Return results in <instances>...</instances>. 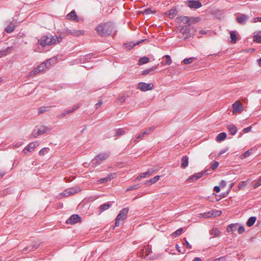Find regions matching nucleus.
<instances>
[{
  "label": "nucleus",
  "mask_w": 261,
  "mask_h": 261,
  "mask_svg": "<svg viewBox=\"0 0 261 261\" xmlns=\"http://www.w3.org/2000/svg\"><path fill=\"white\" fill-rule=\"evenodd\" d=\"M114 29L113 23L110 22L101 23L96 28L98 34L102 37L110 36L113 33Z\"/></svg>",
  "instance_id": "1"
},
{
  "label": "nucleus",
  "mask_w": 261,
  "mask_h": 261,
  "mask_svg": "<svg viewBox=\"0 0 261 261\" xmlns=\"http://www.w3.org/2000/svg\"><path fill=\"white\" fill-rule=\"evenodd\" d=\"M62 40V38L57 36H43L38 40V43L42 46H46L51 45L59 43Z\"/></svg>",
  "instance_id": "2"
},
{
  "label": "nucleus",
  "mask_w": 261,
  "mask_h": 261,
  "mask_svg": "<svg viewBox=\"0 0 261 261\" xmlns=\"http://www.w3.org/2000/svg\"><path fill=\"white\" fill-rule=\"evenodd\" d=\"M110 155L109 152H102L96 156L91 162L90 164L93 167H96L100 165L105 161Z\"/></svg>",
  "instance_id": "3"
},
{
  "label": "nucleus",
  "mask_w": 261,
  "mask_h": 261,
  "mask_svg": "<svg viewBox=\"0 0 261 261\" xmlns=\"http://www.w3.org/2000/svg\"><path fill=\"white\" fill-rule=\"evenodd\" d=\"M128 211V208L125 207L120 212L115 219V226H118L120 224V221L126 218Z\"/></svg>",
  "instance_id": "4"
},
{
  "label": "nucleus",
  "mask_w": 261,
  "mask_h": 261,
  "mask_svg": "<svg viewBox=\"0 0 261 261\" xmlns=\"http://www.w3.org/2000/svg\"><path fill=\"white\" fill-rule=\"evenodd\" d=\"M179 20L185 24L190 25L192 23H196L199 21L198 17H188L187 16H180L179 17Z\"/></svg>",
  "instance_id": "5"
},
{
  "label": "nucleus",
  "mask_w": 261,
  "mask_h": 261,
  "mask_svg": "<svg viewBox=\"0 0 261 261\" xmlns=\"http://www.w3.org/2000/svg\"><path fill=\"white\" fill-rule=\"evenodd\" d=\"M244 110L243 104L240 100H237L232 105V113L237 114L242 113Z\"/></svg>",
  "instance_id": "6"
},
{
  "label": "nucleus",
  "mask_w": 261,
  "mask_h": 261,
  "mask_svg": "<svg viewBox=\"0 0 261 261\" xmlns=\"http://www.w3.org/2000/svg\"><path fill=\"white\" fill-rule=\"evenodd\" d=\"M81 189L79 187H75L72 188H69L65 190L63 193H60L61 195H63L64 197H67L70 195H73L75 193H78L81 191Z\"/></svg>",
  "instance_id": "7"
},
{
  "label": "nucleus",
  "mask_w": 261,
  "mask_h": 261,
  "mask_svg": "<svg viewBox=\"0 0 261 261\" xmlns=\"http://www.w3.org/2000/svg\"><path fill=\"white\" fill-rule=\"evenodd\" d=\"M50 128L48 126L43 125L40 126L37 131L34 130L32 133V135L34 137L36 138L39 135L47 133L48 131H50Z\"/></svg>",
  "instance_id": "8"
},
{
  "label": "nucleus",
  "mask_w": 261,
  "mask_h": 261,
  "mask_svg": "<svg viewBox=\"0 0 261 261\" xmlns=\"http://www.w3.org/2000/svg\"><path fill=\"white\" fill-rule=\"evenodd\" d=\"M153 87L154 85L152 83L147 84L141 82L138 84V88L142 91H146L152 90Z\"/></svg>",
  "instance_id": "9"
},
{
  "label": "nucleus",
  "mask_w": 261,
  "mask_h": 261,
  "mask_svg": "<svg viewBox=\"0 0 261 261\" xmlns=\"http://www.w3.org/2000/svg\"><path fill=\"white\" fill-rule=\"evenodd\" d=\"M187 5L190 8L198 9L202 6L199 1L192 0L187 2Z\"/></svg>",
  "instance_id": "10"
},
{
  "label": "nucleus",
  "mask_w": 261,
  "mask_h": 261,
  "mask_svg": "<svg viewBox=\"0 0 261 261\" xmlns=\"http://www.w3.org/2000/svg\"><path fill=\"white\" fill-rule=\"evenodd\" d=\"M81 221V217L79 215L74 214L70 217L69 219L66 220L67 224H73L77 223Z\"/></svg>",
  "instance_id": "11"
},
{
  "label": "nucleus",
  "mask_w": 261,
  "mask_h": 261,
  "mask_svg": "<svg viewBox=\"0 0 261 261\" xmlns=\"http://www.w3.org/2000/svg\"><path fill=\"white\" fill-rule=\"evenodd\" d=\"M154 128L155 127L154 126L147 128L145 131L138 135L134 141H137L139 139L143 138L144 136L149 134Z\"/></svg>",
  "instance_id": "12"
},
{
  "label": "nucleus",
  "mask_w": 261,
  "mask_h": 261,
  "mask_svg": "<svg viewBox=\"0 0 261 261\" xmlns=\"http://www.w3.org/2000/svg\"><path fill=\"white\" fill-rule=\"evenodd\" d=\"M155 170L153 169H149L146 172L141 173L136 178V180H140L142 178H145L151 175Z\"/></svg>",
  "instance_id": "13"
},
{
  "label": "nucleus",
  "mask_w": 261,
  "mask_h": 261,
  "mask_svg": "<svg viewBox=\"0 0 261 261\" xmlns=\"http://www.w3.org/2000/svg\"><path fill=\"white\" fill-rule=\"evenodd\" d=\"M204 173H205V172H199L197 173H195V174L192 175V176H191L190 177H189L187 180L190 182L195 181L197 180L198 179H199L200 178H201V177H202Z\"/></svg>",
  "instance_id": "14"
},
{
  "label": "nucleus",
  "mask_w": 261,
  "mask_h": 261,
  "mask_svg": "<svg viewBox=\"0 0 261 261\" xmlns=\"http://www.w3.org/2000/svg\"><path fill=\"white\" fill-rule=\"evenodd\" d=\"M67 33L68 35H71L74 36H80L84 35V32L82 30H69L67 31Z\"/></svg>",
  "instance_id": "15"
},
{
  "label": "nucleus",
  "mask_w": 261,
  "mask_h": 261,
  "mask_svg": "<svg viewBox=\"0 0 261 261\" xmlns=\"http://www.w3.org/2000/svg\"><path fill=\"white\" fill-rule=\"evenodd\" d=\"M115 175V173H110L106 177L100 178L97 180V182L98 184L106 183L108 181H110L111 179H112L114 178Z\"/></svg>",
  "instance_id": "16"
},
{
  "label": "nucleus",
  "mask_w": 261,
  "mask_h": 261,
  "mask_svg": "<svg viewBox=\"0 0 261 261\" xmlns=\"http://www.w3.org/2000/svg\"><path fill=\"white\" fill-rule=\"evenodd\" d=\"M66 18L70 20H74L75 21H79L78 17L76 14L75 11L74 10L71 11L66 15Z\"/></svg>",
  "instance_id": "17"
},
{
  "label": "nucleus",
  "mask_w": 261,
  "mask_h": 261,
  "mask_svg": "<svg viewBox=\"0 0 261 261\" xmlns=\"http://www.w3.org/2000/svg\"><path fill=\"white\" fill-rule=\"evenodd\" d=\"M37 146V142H33L28 144L23 150V152L26 154L27 151L32 152Z\"/></svg>",
  "instance_id": "18"
},
{
  "label": "nucleus",
  "mask_w": 261,
  "mask_h": 261,
  "mask_svg": "<svg viewBox=\"0 0 261 261\" xmlns=\"http://www.w3.org/2000/svg\"><path fill=\"white\" fill-rule=\"evenodd\" d=\"M80 105L79 104L77 105H76L75 106H73V108L71 109H69V110H68L65 112H64L63 113H62L60 115V117H65V116H66L68 114H69L72 112H73L75 110H77L79 107H80Z\"/></svg>",
  "instance_id": "19"
},
{
  "label": "nucleus",
  "mask_w": 261,
  "mask_h": 261,
  "mask_svg": "<svg viewBox=\"0 0 261 261\" xmlns=\"http://www.w3.org/2000/svg\"><path fill=\"white\" fill-rule=\"evenodd\" d=\"M50 63L48 61L46 62L42 63L37 66L39 71L41 72L47 69L49 66H50Z\"/></svg>",
  "instance_id": "20"
},
{
  "label": "nucleus",
  "mask_w": 261,
  "mask_h": 261,
  "mask_svg": "<svg viewBox=\"0 0 261 261\" xmlns=\"http://www.w3.org/2000/svg\"><path fill=\"white\" fill-rule=\"evenodd\" d=\"M248 16L245 14H241L240 16L237 17V20L240 24H244L248 20Z\"/></svg>",
  "instance_id": "21"
},
{
  "label": "nucleus",
  "mask_w": 261,
  "mask_h": 261,
  "mask_svg": "<svg viewBox=\"0 0 261 261\" xmlns=\"http://www.w3.org/2000/svg\"><path fill=\"white\" fill-rule=\"evenodd\" d=\"M189 165V158L188 156H183L181 158V167L182 168H186Z\"/></svg>",
  "instance_id": "22"
},
{
  "label": "nucleus",
  "mask_w": 261,
  "mask_h": 261,
  "mask_svg": "<svg viewBox=\"0 0 261 261\" xmlns=\"http://www.w3.org/2000/svg\"><path fill=\"white\" fill-rule=\"evenodd\" d=\"M229 34H230V38H231L230 42L232 44L236 43L237 42V36L236 32L233 31H231L229 32Z\"/></svg>",
  "instance_id": "23"
},
{
  "label": "nucleus",
  "mask_w": 261,
  "mask_h": 261,
  "mask_svg": "<svg viewBox=\"0 0 261 261\" xmlns=\"http://www.w3.org/2000/svg\"><path fill=\"white\" fill-rule=\"evenodd\" d=\"M151 250L150 248L148 247L146 248L145 249H143L142 252L141 253L140 256L141 257H143L144 258L147 257L150 253L151 252Z\"/></svg>",
  "instance_id": "24"
},
{
  "label": "nucleus",
  "mask_w": 261,
  "mask_h": 261,
  "mask_svg": "<svg viewBox=\"0 0 261 261\" xmlns=\"http://www.w3.org/2000/svg\"><path fill=\"white\" fill-rule=\"evenodd\" d=\"M12 47H8L6 49L0 50V58L7 56L12 50Z\"/></svg>",
  "instance_id": "25"
},
{
  "label": "nucleus",
  "mask_w": 261,
  "mask_h": 261,
  "mask_svg": "<svg viewBox=\"0 0 261 261\" xmlns=\"http://www.w3.org/2000/svg\"><path fill=\"white\" fill-rule=\"evenodd\" d=\"M163 58H165L166 60L165 61L162 62L161 64L163 65H169L171 64L172 63V60L170 58V56L169 55H165L164 56Z\"/></svg>",
  "instance_id": "26"
},
{
  "label": "nucleus",
  "mask_w": 261,
  "mask_h": 261,
  "mask_svg": "<svg viewBox=\"0 0 261 261\" xmlns=\"http://www.w3.org/2000/svg\"><path fill=\"white\" fill-rule=\"evenodd\" d=\"M112 204L109 203H105L99 206V213L100 214L103 212L104 211L108 210L110 207H111Z\"/></svg>",
  "instance_id": "27"
},
{
  "label": "nucleus",
  "mask_w": 261,
  "mask_h": 261,
  "mask_svg": "<svg viewBox=\"0 0 261 261\" xmlns=\"http://www.w3.org/2000/svg\"><path fill=\"white\" fill-rule=\"evenodd\" d=\"M226 133L223 132L219 134L216 138V141L218 142H221L225 140L226 138Z\"/></svg>",
  "instance_id": "28"
},
{
  "label": "nucleus",
  "mask_w": 261,
  "mask_h": 261,
  "mask_svg": "<svg viewBox=\"0 0 261 261\" xmlns=\"http://www.w3.org/2000/svg\"><path fill=\"white\" fill-rule=\"evenodd\" d=\"M143 41H144V40H142L141 41L137 42V43H135L134 42H129L128 43H125L124 44V46L125 48H127L128 49H130L132 48H133L135 46L140 44L141 42H142Z\"/></svg>",
  "instance_id": "29"
},
{
  "label": "nucleus",
  "mask_w": 261,
  "mask_h": 261,
  "mask_svg": "<svg viewBox=\"0 0 261 261\" xmlns=\"http://www.w3.org/2000/svg\"><path fill=\"white\" fill-rule=\"evenodd\" d=\"M227 129L230 132L231 135H234L237 133V127L232 124L228 125L227 126Z\"/></svg>",
  "instance_id": "30"
},
{
  "label": "nucleus",
  "mask_w": 261,
  "mask_h": 261,
  "mask_svg": "<svg viewBox=\"0 0 261 261\" xmlns=\"http://www.w3.org/2000/svg\"><path fill=\"white\" fill-rule=\"evenodd\" d=\"M238 227V225L237 224H231L228 225L227 227V232H231L235 231L237 230Z\"/></svg>",
  "instance_id": "31"
},
{
  "label": "nucleus",
  "mask_w": 261,
  "mask_h": 261,
  "mask_svg": "<svg viewBox=\"0 0 261 261\" xmlns=\"http://www.w3.org/2000/svg\"><path fill=\"white\" fill-rule=\"evenodd\" d=\"M160 178V176L159 175H156L154 177L150 179L147 182H146V184L150 186L153 184H154L159 180Z\"/></svg>",
  "instance_id": "32"
},
{
  "label": "nucleus",
  "mask_w": 261,
  "mask_h": 261,
  "mask_svg": "<svg viewBox=\"0 0 261 261\" xmlns=\"http://www.w3.org/2000/svg\"><path fill=\"white\" fill-rule=\"evenodd\" d=\"M253 149H250L245 151L244 153H243L240 156V158L243 160V159L250 156L251 154L253 153Z\"/></svg>",
  "instance_id": "33"
},
{
  "label": "nucleus",
  "mask_w": 261,
  "mask_h": 261,
  "mask_svg": "<svg viewBox=\"0 0 261 261\" xmlns=\"http://www.w3.org/2000/svg\"><path fill=\"white\" fill-rule=\"evenodd\" d=\"M256 219V217H251L249 218L247 222V226L249 227H251L252 225H253L254 223L255 222Z\"/></svg>",
  "instance_id": "34"
},
{
  "label": "nucleus",
  "mask_w": 261,
  "mask_h": 261,
  "mask_svg": "<svg viewBox=\"0 0 261 261\" xmlns=\"http://www.w3.org/2000/svg\"><path fill=\"white\" fill-rule=\"evenodd\" d=\"M149 61V58L147 57H143L141 58L139 60V65H141L147 63Z\"/></svg>",
  "instance_id": "35"
},
{
  "label": "nucleus",
  "mask_w": 261,
  "mask_h": 261,
  "mask_svg": "<svg viewBox=\"0 0 261 261\" xmlns=\"http://www.w3.org/2000/svg\"><path fill=\"white\" fill-rule=\"evenodd\" d=\"M14 29H15L14 25L13 24V23L11 22V23L5 28V31L7 33H11L12 32H13V30H14Z\"/></svg>",
  "instance_id": "36"
},
{
  "label": "nucleus",
  "mask_w": 261,
  "mask_h": 261,
  "mask_svg": "<svg viewBox=\"0 0 261 261\" xmlns=\"http://www.w3.org/2000/svg\"><path fill=\"white\" fill-rule=\"evenodd\" d=\"M200 217L203 218H209L212 217V211L200 214Z\"/></svg>",
  "instance_id": "37"
},
{
  "label": "nucleus",
  "mask_w": 261,
  "mask_h": 261,
  "mask_svg": "<svg viewBox=\"0 0 261 261\" xmlns=\"http://www.w3.org/2000/svg\"><path fill=\"white\" fill-rule=\"evenodd\" d=\"M157 67L158 66H154L150 68L144 70L142 72V74L145 75L148 74L150 71H154L157 68Z\"/></svg>",
  "instance_id": "38"
},
{
  "label": "nucleus",
  "mask_w": 261,
  "mask_h": 261,
  "mask_svg": "<svg viewBox=\"0 0 261 261\" xmlns=\"http://www.w3.org/2000/svg\"><path fill=\"white\" fill-rule=\"evenodd\" d=\"M184 231V229L182 228H180L177 230H176L175 232L172 233L171 236L173 237H177L178 236H179Z\"/></svg>",
  "instance_id": "39"
},
{
  "label": "nucleus",
  "mask_w": 261,
  "mask_h": 261,
  "mask_svg": "<svg viewBox=\"0 0 261 261\" xmlns=\"http://www.w3.org/2000/svg\"><path fill=\"white\" fill-rule=\"evenodd\" d=\"M222 212L218 210H212V217H216L217 216H219L221 215Z\"/></svg>",
  "instance_id": "40"
},
{
  "label": "nucleus",
  "mask_w": 261,
  "mask_h": 261,
  "mask_svg": "<svg viewBox=\"0 0 261 261\" xmlns=\"http://www.w3.org/2000/svg\"><path fill=\"white\" fill-rule=\"evenodd\" d=\"M220 231L217 228L213 229L211 230V234L213 236V237H217L219 235Z\"/></svg>",
  "instance_id": "41"
},
{
  "label": "nucleus",
  "mask_w": 261,
  "mask_h": 261,
  "mask_svg": "<svg viewBox=\"0 0 261 261\" xmlns=\"http://www.w3.org/2000/svg\"><path fill=\"white\" fill-rule=\"evenodd\" d=\"M253 41L257 43H261V35H253Z\"/></svg>",
  "instance_id": "42"
},
{
  "label": "nucleus",
  "mask_w": 261,
  "mask_h": 261,
  "mask_svg": "<svg viewBox=\"0 0 261 261\" xmlns=\"http://www.w3.org/2000/svg\"><path fill=\"white\" fill-rule=\"evenodd\" d=\"M39 72H40L39 71L38 68L37 67L34 68L32 71H31L30 72L29 75H30V76H34V75H35L37 74Z\"/></svg>",
  "instance_id": "43"
},
{
  "label": "nucleus",
  "mask_w": 261,
  "mask_h": 261,
  "mask_svg": "<svg viewBox=\"0 0 261 261\" xmlns=\"http://www.w3.org/2000/svg\"><path fill=\"white\" fill-rule=\"evenodd\" d=\"M194 59H195L194 58H189L185 59L183 60V62L185 64H189L191 63L193 61V60Z\"/></svg>",
  "instance_id": "44"
},
{
  "label": "nucleus",
  "mask_w": 261,
  "mask_h": 261,
  "mask_svg": "<svg viewBox=\"0 0 261 261\" xmlns=\"http://www.w3.org/2000/svg\"><path fill=\"white\" fill-rule=\"evenodd\" d=\"M219 163L217 161H216L211 164V168L213 170H215V169H216L217 168V167L219 166Z\"/></svg>",
  "instance_id": "45"
},
{
  "label": "nucleus",
  "mask_w": 261,
  "mask_h": 261,
  "mask_svg": "<svg viewBox=\"0 0 261 261\" xmlns=\"http://www.w3.org/2000/svg\"><path fill=\"white\" fill-rule=\"evenodd\" d=\"M125 134V131L121 128H119L116 130V136H120L121 135Z\"/></svg>",
  "instance_id": "46"
},
{
  "label": "nucleus",
  "mask_w": 261,
  "mask_h": 261,
  "mask_svg": "<svg viewBox=\"0 0 261 261\" xmlns=\"http://www.w3.org/2000/svg\"><path fill=\"white\" fill-rule=\"evenodd\" d=\"M176 9H172L171 10H170L169 12V15L170 17H174L176 14Z\"/></svg>",
  "instance_id": "47"
},
{
  "label": "nucleus",
  "mask_w": 261,
  "mask_h": 261,
  "mask_svg": "<svg viewBox=\"0 0 261 261\" xmlns=\"http://www.w3.org/2000/svg\"><path fill=\"white\" fill-rule=\"evenodd\" d=\"M47 149L48 148L45 147L41 149L39 152V155H43L45 154V153L47 151Z\"/></svg>",
  "instance_id": "48"
},
{
  "label": "nucleus",
  "mask_w": 261,
  "mask_h": 261,
  "mask_svg": "<svg viewBox=\"0 0 261 261\" xmlns=\"http://www.w3.org/2000/svg\"><path fill=\"white\" fill-rule=\"evenodd\" d=\"M237 229L239 234H242L245 231V228L243 226L238 227Z\"/></svg>",
  "instance_id": "49"
},
{
  "label": "nucleus",
  "mask_w": 261,
  "mask_h": 261,
  "mask_svg": "<svg viewBox=\"0 0 261 261\" xmlns=\"http://www.w3.org/2000/svg\"><path fill=\"white\" fill-rule=\"evenodd\" d=\"M126 96L125 95L120 96L118 98V100L121 102V103H123L125 101Z\"/></svg>",
  "instance_id": "50"
},
{
  "label": "nucleus",
  "mask_w": 261,
  "mask_h": 261,
  "mask_svg": "<svg viewBox=\"0 0 261 261\" xmlns=\"http://www.w3.org/2000/svg\"><path fill=\"white\" fill-rule=\"evenodd\" d=\"M183 245L188 249L192 248V246L189 244V243L187 240H185V242L183 243Z\"/></svg>",
  "instance_id": "51"
},
{
  "label": "nucleus",
  "mask_w": 261,
  "mask_h": 261,
  "mask_svg": "<svg viewBox=\"0 0 261 261\" xmlns=\"http://www.w3.org/2000/svg\"><path fill=\"white\" fill-rule=\"evenodd\" d=\"M22 145V142H18V143H16L12 144L13 147H15V148L19 147L20 146H21Z\"/></svg>",
  "instance_id": "52"
},
{
  "label": "nucleus",
  "mask_w": 261,
  "mask_h": 261,
  "mask_svg": "<svg viewBox=\"0 0 261 261\" xmlns=\"http://www.w3.org/2000/svg\"><path fill=\"white\" fill-rule=\"evenodd\" d=\"M251 129V126H249V127L244 128L243 131L244 133H247L250 132Z\"/></svg>",
  "instance_id": "53"
},
{
  "label": "nucleus",
  "mask_w": 261,
  "mask_h": 261,
  "mask_svg": "<svg viewBox=\"0 0 261 261\" xmlns=\"http://www.w3.org/2000/svg\"><path fill=\"white\" fill-rule=\"evenodd\" d=\"M246 185V182L245 181H241L238 186V188L239 189H242L243 187L245 186Z\"/></svg>",
  "instance_id": "54"
},
{
  "label": "nucleus",
  "mask_w": 261,
  "mask_h": 261,
  "mask_svg": "<svg viewBox=\"0 0 261 261\" xmlns=\"http://www.w3.org/2000/svg\"><path fill=\"white\" fill-rule=\"evenodd\" d=\"M175 248L177 249V250L178 251V252L179 253H185V251H181V249H180V248L179 247V246L178 245H175Z\"/></svg>",
  "instance_id": "55"
},
{
  "label": "nucleus",
  "mask_w": 261,
  "mask_h": 261,
  "mask_svg": "<svg viewBox=\"0 0 261 261\" xmlns=\"http://www.w3.org/2000/svg\"><path fill=\"white\" fill-rule=\"evenodd\" d=\"M220 185L222 187H224L226 185V182L223 180H221L220 182Z\"/></svg>",
  "instance_id": "56"
},
{
  "label": "nucleus",
  "mask_w": 261,
  "mask_h": 261,
  "mask_svg": "<svg viewBox=\"0 0 261 261\" xmlns=\"http://www.w3.org/2000/svg\"><path fill=\"white\" fill-rule=\"evenodd\" d=\"M214 190L215 192L219 193L220 191V188L219 186H215L214 188Z\"/></svg>",
  "instance_id": "57"
},
{
  "label": "nucleus",
  "mask_w": 261,
  "mask_h": 261,
  "mask_svg": "<svg viewBox=\"0 0 261 261\" xmlns=\"http://www.w3.org/2000/svg\"><path fill=\"white\" fill-rule=\"evenodd\" d=\"M260 181H259V180H258L257 181H256V182L254 184V188H256L257 187H258L260 186Z\"/></svg>",
  "instance_id": "58"
},
{
  "label": "nucleus",
  "mask_w": 261,
  "mask_h": 261,
  "mask_svg": "<svg viewBox=\"0 0 261 261\" xmlns=\"http://www.w3.org/2000/svg\"><path fill=\"white\" fill-rule=\"evenodd\" d=\"M257 21L261 22V17H258L254 18L253 22H256Z\"/></svg>",
  "instance_id": "59"
},
{
  "label": "nucleus",
  "mask_w": 261,
  "mask_h": 261,
  "mask_svg": "<svg viewBox=\"0 0 261 261\" xmlns=\"http://www.w3.org/2000/svg\"><path fill=\"white\" fill-rule=\"evenodd\" d=\"M102 105V101H99L98 103L95 104V108L98 109Z\"/></svg>",
  "instance_id": "60"
},
{
  "label": "nucleus",
  "mask_w": 261,
  "mask_h": 261,
  "mask_svg": "<svg viewBox=\"0 0 261 261\" xmlns=\"http://www.w3.org/2000/svg\"><path fill=\"white\" fill-rule=\"evenodd\" d=\"M137 188V186H134L129 187L127 190L128 191V190H135Z\"/></svg>",
  "instance_id": "61"
},
{
  "label": "nucleus",
  "mask_w": 261,
  "mask_h": 261,
  "mask_svg": "<svg viewBox=\"0 0 261 261\" xmlns=\"http://www.w3.org/2000/svg\"><path fill=\"white\" fill-rule=\"evenodd\" d=\"M151 12H152V11H151V9H147L144 11V13L146 14H149Z\"/></svg>",
  "instance_id": "62"
},
{
  "label": "nucleus",
  "mask_w": 261,
  "mask_h": 261,
  "mask_svg": "<svg viewBox=\"0 0 261 261\" xmlns=\"http://www.w3.org/2000/svg\"><path fill=\"white\" fill-rule=\"evenodd\" d=\"M38 247V245H33L32 246V249L31 250H30V251H33V250L36 249Z\"/></svg>",
  "instance_id": "63"
},
{
  "label": "nucleus",
  "mask_w": 261,
  "mask_h": 261,
  "mask_svg": "<svg viewBox=\"0 0 261 261\" xmlns=\"http://www.w3.org/2000/svg\"><path fill=\"white\" fill-rule=\"evenodd\" d=\"M193 261H202V260L201 259V258H200L199 257H195L193 260Z\"/></svg>",
  "instance_id": "64"
}]
</instances>
